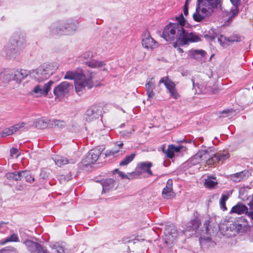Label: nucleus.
<instances>
[{
  "mask_svg": "<svg viewBox=\"0 0 253 253\" xmlns=\"http://www.w3.org/2000/svg\"><path fill=\"white\" fill-rule=\"evenodd\" d=\"M170 145L171 146V147H172V149L174 153L179 152L182 148V146H175L173 145Z\"/></svg>",
  "mask_w": 253,
  "mask_h": 253,
  "instance_id": "5fc2aeb1",
  "label": "nucleus"
},
{
  "mask_svg": "<svg viewBox=\"0 0 253 253\" xmlns=\"http://www.w3.org/2000/svg\"><path fill=\"white\" fill-rule=\"evenodd\" d=\"M145 86L148 98L150 99L153 98L155 95V92L153 90L155 88V83L153 78L148 79Z\"/></svg>",
  "mask_w": 253,
  "mask_h": 253,
  "instance_id": "4be33fe9",
  "label": "nucleus"
},
{
  "mask_svg": "<svg viewBox=\"0 0 253 253\" xmlns=\"http://www.w3.org/2000/svg\"><path fill=\"white\" fill-rule=\"evenodd\" d=\"M29 74V72L25 70H12L5 75V80L8 82L11 80L16 81L18 84L25 79Z\"/></svg>",
  "mask_w": 253,
  "mask_h": 253,
  "instance_id": "6e6552de",
  "label": "nucleus"
},
{
  "mask_svg": "<svg viewBox=\"0 0 253 253\" xmlns=\"http://www.w3.org/2000/svg\"><path fill=\"white\" fill-rule=\"evenodd\" d=\"M177 23H170L165 27L163 32V38L168 42L176 40V42L173 46H177V42L181 45H185L189 42H197L200 41V38L192 33L187 32L184 29L186 20L181 14L176 17Z\"/></svg>",
  "mask_w": 253,
  "mask_h": 253,
  "instance_id": "f257e3e1",
  "label": "nucleus"
},
{
  "mask_svg": "<svg viewBox=\"0 0 253 253\" xmlns=\"http://www.w3.org/2000/svg\"><path fill=\"white\" fill-rule=\"evenodd\" d=\"M135 154L132 153L129 155H127L122 161L120 163V166H125L128 165L130 163L134 158Z\"/></svg>",
  "mask_w": 253,
  "mask_h": 253,
  "instance_id": "f704fd0d",
  "label": "nucleus"
},
{
  "mask_svg": "<svg viewBox=\"0 0 253 253\" xmlns=\"http://www.w3.org/2000/svg\"><path fill=\"white\" fill-rule=\"evenodd\" d=\"M246 172L242 171L231 175V179L235 182H238L246 177Z\"/></svg>",
  "mask_w": 253,
  "mask_h": 253,
  "instance_id": "c756f323",
  "label": "nucleus"
},
{
  "mask_svg": "<svg viewBox=\"0 0 253 253\" xmlns=\"http://www.w3.org/2000/svg\"><path fill=\"white\" fill-rule=\"evenodd\" d=\"M250 207L249 211H253V198L251 200V201L248 204Z\"/></svg>",
  "mask_w": 253,
  "mask_h": 253,
  "instance_id": "13d9d810",
  "label": "nucleus"
},
{
  "mask_svg": "<svg viewBox=\"0 0 253 253\" xmlns=\"http://www.w3.org/2000/svg\"><path fill=\"white\" fill-rule=\"evenodd\" d=\"M72 178V175L69 173L67 175H61L58 176V179L60 183H63L66 181H68Z\"/></svg>",
  "mask_w": 253,
  "mask_h": 253,
  "instance_id": "37998d69",
  "label": "nucleus"
},
{
  "mask_svg": "<svg viewBox=\"0 0 253 253\" xmlns=\"http://www.w3.org/2000/svg\"><path fill=\"white\" fill-rule=\"evenodd\" d=\"M152 166V164L149 162L139 163L137 166L135 172L139 175L145 173L146 174L145 176L146 177L152 175L153 173L150 169Z\"/></svg>",
  "mask_w": 253,
  "mask_h": 253,
  "instance_id": "9b49d317",
  "label": "nucleus"
},
{
  "mask_svg": "<svg viewBox=\"0 0 253 253\" xmlns=\"http://www.w3.org/2000/svg\"><path fill=\"white\" fill-rule=\"evenodd\" d=\"M219 229H220V230H222V228L221 227H219Z\"/></svg>",
  "mask_w": 253,
  "mask_h": 253,
  "instance_id": "774afa93",
  "label": "nucleus"
},
{
  "mask_svg": "<svg viewBox=\"0 0 253 253\" xmlns=\"http://www.w3.org/2000/svg\"><path fill=\"white\" fill-rule=\"evenodd\" d=\"M54 161L56 165L61 167L66 164H75L77 162V159L76 158L67 159L62 156H56L54 158Z\"/></svg>",
  "mask_w": 253,
  "mask_h": 253,
  "instance_id": "aec40b11",
  "label": "nucleus"
},
{
  "mask_svg": "<svg viewBox=\"0 0 253 253\" xmlns=\"http://www.w3.org/2000/svg\"><path fill=\"white\" fill-rule=\"evenodd\" d=\"M189 0H186L185 4L183 7V13L185 16L188 14V1Z\"/></svg>",
  "mask_w": 253,
  "mask_h": 253,
  "instance_id": "3c124183",
  "label": "nucleus"
},
{
  "mask_svg": "<svg viewBox=\"0 0 253 253\" xmlns=\"http://www.w3.org/2000/svg\"><path fill=\"white\" fill-rule=\"evenodd\" d=\"M231 194V193L230 194L228 192H226L225 193L221 195V198L219 201V204H220V208L223 211L227 210V208L226 207L225 203H226V201L228 199Z\"/></svg>",
  "mask_w": 253,
  "mask_h": 253,
  "instance_id": "cd10ccee",
  "label": "nucleus"
},
{
  "mask_svg": "<svg viewBox=\"0 0 253 253\" xmlns=\"http://www.w3.org/2000/svg\"><path fill=\"white\" fill-rule=\"evenodd\" d=\"M191 81L193 88L195 89L196 92L206 93L205 88H204L203 86L201 85V84H200L199 83H197V84L195 83V79L194 78H192Z\"/></svg>",
  "mask_w": 253,
  "mask_h": 253,
  "instance_id": "c9c22d12",
  "label": "nucleus"
},
{
  "mask_svg": "<svg viewBox=\"0 0 253 253\" xmlns=\"http://www.w3.org/2000/svg\"><path fill=\"white\" fill-rule=\"evenodd\" d=\"M240 38L236 35H233L230 36L229 37H228L229 43H230V42H239L240 41Z\"/></svg>",
  "mask_w": 253,
  "mask_h": 253,
  "instance_id": "de8ad7c7",
  "label": "nucleus"
},
{
  "mask_svg": "<svg viewBox=\"0 0 253 253\" xmlns=\"http://www.w3.org/2000/svg\"><path fill=\"white\" fill-rule=\"evenodd\" d=\"M206 231H208V226H207V225H206Z\"/></svg>",
  "mask_w": 253,
  "mask_h": 253,
  "instance_id": "69168bd1",
  "label": "nucleus"
},
{
  "mask_svg": "<svg viewBox=\"0 0 253 253\" xmlns=\"http://www.w3.org/2000/svg\"><path fill=\"white\" fill-rule=\"evenodd\" d=\"M25 244L31 253H49L42 248L41 244L37 242L31 240H26Z\"/></svg>",
  "mask_w": 253,
  "mask_h": 253,
  "instance_id": "ddd939ff",
  "label": "nucleus"
},
{
  "mask_svg": "<svg viewBox=\"0 0 253 253\" xmlns=\"http://www.w3.org/2000/svg\"><path fill=\"white\" fill-rule=\"evenodd\" d=\"M230 1L233 4V5H235L236 4H239L240 0H230Z\"/></svg>",
  "mask_w": 253,
  "mask_h": 253,
  "instance_id": "bf43d9fd",
  "label": "nucleus"
},
{
  "mask_svg": "<svg viewBox=\"0 0 253 253\" xmlns=\"http://www.w3.org/2000/svg\"><path fill=\"white\" fill-rule=\"evenodd\" d=\"M173 182L171 179H169L166 184V187L163 189L162 191V196L164 198L170 199L175 196L172 189Z\"/></svg>",
  "mask_w": 253,
  "mask_h": 253,
  "instance_id": "a211bd4d",
  "label": "nucleus"
},
{
  "mask_svg": "<svg viewBox=\"0 0 253 253\" xmlns=\"http://www.w3.org/2000/svg\"><path fill=\"white\" fill-rule=\"evenodd\" d=\"M246 214L252 219L253 220V211H249L247 208V212H246Z\"/></svg>",
  "mask_w": 253,
  "mask_h": 253,
  "instance_id": "4d7b16f0",
  "label": "nucleus"
},
{
  "mask_svg": "<svg viewBox=\"0 0 253 253\" xmlns=\"http://www.w3.org/2000/svg\"><path fill=\"white\" fill-rule=\"evenodd\" d=\"M159 84H164L168 91L170 90V89H173L176 87L175 83L168 77L162 78L159 81Z\"/></svg>",
  "mask_w": 253,
  "mask_h": 253,
  "instance_id": "b1692460",
  "label": "nucleus"
},
{
  "mask_svg": "<svg viewBox=\"0 0 253 253\" xmlns=\"http://www.w3.org/2000/svg\"><path fill=\"white\" fill-rule=\"evenodd\" d=\"M229 157L230 155L228 152L214 153L211 150H202L190 159V163L193 165L202 163L212 166L227 159Z\"/></svg>",
  "mask_w": 253,
  "mask_h": 253,
  "instance_id": "f03ea898",
  "label": "nucleus"
},
{
  "mask_svg": "<svg viewBox=\"0 0 253 253\" xmlns=\"http://www.w3.org/2000/svg\"><path fill=\"white\" fill-rule=\"evenodd\" d=\"M26 125H27L26 123H25L24 122H20V123H19L18 124H17L13 126H11V127H12L13 131L14 133L19 130H23L25 129H28L29 126H26Z\"/></svg>",
  "mask_w": 253,
  "mask_h": 253,
  "instance_id": "72a5a7b5",
  "label": "nucleus"
},
{
  "mask_svg": "<svg viewBox=\"0 0 253 253\" xmlns=\"http://www.w3.org/2000/svg\"><path fill=\"white\" fill-rule=\"evenodd\" d=\"M177 51L179 53H183V49L182 48H180V47L177 48Z\"/></svg>",
  "mask_w": 253,
  "mask_h": 253,
  "instance_id": "680f3d73",
  "label": "nucleus"
},
{
  "mask_svg": "<svg viewBox=\"0 0 253 253\" xmlns=\"http://www.w3.org/2000/svg\"><path fill=\"white\" fill-rule=\"evenodd\" d=\"M53 82L50 81L44 85L41 84L36 85L32 89L31 94L33 96L39 97L42 96H46L50 91Z\"/></svg>",
  "mask_w": 253,
  "mask_h": 253,
  "instance_id": "0eeeda50",
  "label": "nucleus"
},
{
  "mask_svg": "<svg viewBox=\"0 0 253 253\" xmlns=\"http://www.w3.org/2000/svg\"><path fill=\"white\" fill-rule=\"evenodd\" d=\"M238 5L239 4L233 5V6L230 10V13L232 14L231 17H234L237 15L239 12Z\"/></svg>",
  "mask_w": 253,
  "mask_h": 253,
  "instance_id": "49530a36",
  "label": "nucleus"
},
{
  "mask_svg": "<svg viewBox=\"0 0 253 253\" xmlns=\"http://www.w3.org/2000/svg\"><path fill=\"white\" fill-rule=\"evenodd\" d=\"M214 39V37H211V41H212Z\"/></svg>",
  "mask_w": 253,
  "mask_h": 253,
  "instance_id": "338daca9",
  "label": "nucleus"
},
{
  "mask_svg": "<svg viewBox=\"0 0 253 253\" xmlns=\"http://www.w3.org/2000/svg\"><path fill=\"white\" fill-rule=\"evenodd\" d=\"M86 64L92 68H101L103 71L107 70L106 64L104 61L97 60H90L86 62Z\"/></svg>",
  "mask_w": 253,
  "mask_h": 253,
  "instance_id": "412c9836",
  "label": "nucleus"
},
{
  "mask_svg": "<svg viewBox=\"0 0 253 253\" xmlns=\"http://www.w3.org/2000/svg\"><path fill=\"white\" fill-rule=\"evenodd\" d=\"M103 150L101 148H96L94 149L91 150L88 155L86 158L85 162L86 165H89L93 164L96 162L99 158V157L102 152Z\"/></svg>",
  "mask_w": 253,
  "mask_h": 253,
  "instance_id": "f3484780",
  "label": "nucleus"
},
{
  "mask_svg": "<svg viewBox=\"0 0 253 253\" xmlns=\"http://www.w3.org/2000/svg\"><path fill=\"white\" fill-rule=\"evenodd\" d=\"M41 66L48 77L52 75L58 68L57 64L55 62L44 63Z\"/></svg>",
  "mask_w": 253,
  "mask_h": 253,
  "instance_id": "6ab92c4d",
  "label": "nucleus"
},
{
  "mask_svg": "<svg viewBox=\"0 0 253 253\" xmlns=\"http://www.w3.org/2000/svg\"><path fill=\"white\" fill-rule=\"evenodd\" d=\"M115 180L112 178L103 180L101 181L102 191L105 193L114 186Z\"/></svg>",
  "mask_w": 253,
  "mask_h": 253,
  "instance_id": "393cba45",
  "label": "nucleus"
},
{
  "mask_svg": "<svg viewBox=\"0 0 253 253\" xmlns=\"http://www.w3.org/2000/svg\"><path fill=\"white\" fill-rule=\"evenodd\" d=\"M217 41L219 44L223 47H226L229 45L228 38L220 35L217 37Z\"/></svg>",
  "mask_w": 253,
  "mask_h": 253,
  "instance_id": "e433bc0d",
  "label": "nucleus"
},
{
  "mask_svg": "<svg viewBox=\"0 0 253 253\" xmlns=\"http://www.w3.org/2000/svg\"><path fill=\"white\" fill-rule=\"evenodd\" d=\"M78 28V23L71 20H60L53 23L49 27L52 35H71Z\"/></svg>",
  "mask_w": 253,
  "mask_h": 253,
  "instance_id": "20e7f679",
  "label": "nucleus"
},
{
  "mask_svg": "<svg viewBox=\"0 0 253 253\" xmlns=\"http://www.w3.org/2000/svg\"><path fill=\"white\" fill-rule=\"evenodd\" d=\"M0 253H17V252L14 247H7L0 250Z\"/></svg>",
  "mask_w": 253,
  "mask_h": 253,
  "instance_id": "79ce46f5",
  "label": "nucleus"
},
{
  "mask_svg": "<svg viewBox=\"0 0 253 253\" xmlns=\"http://www.w3.org/2000/svg\"><path fill=\"white\" fill-rule=\"evenodd\" d=\"M83 72L82 71H81L80 72L68 71L66 73L64 79L68 80H74L75 81L77 77H78V76H79V75H80Z\"/></svg>",
  "mask_w": 253,
  "mask_h": 253,
  "instance_id": "c85d7f7f",
  "label": "nucleus"
},
{
  "mask_svg": "<svg viewBox=\"0 0 253 253\" xmlns=\"http://www.w3.org/2000/svg\"><path fill=\"white\" fill-rule=\"evenodd\" d=\"M100 116V112L95 106L89 108L84 115V119L86 121L91 122L99 119Z\"/></svg>",
  "mask_w": 253,
  "mask_h": 253,
  "instance_id": "dca6fc26",
  "label": "nucleus"
},
{
  "mask_svg": "<svg viewBox=\"0 0 253 253\" xmlns=\"http://www.w3.org/2000/svg\"><path fill=\"white\" fill-rule=\"evenodd\" d=\"M25 178V180L28 182L32 183L34 181V178L33 177L32 175L30 172L27 170L23 171V178Z\"/></svg>",
  "mask_w": 253,
  "mask_h": 253,
  "instance_id": "a19ab883",
  "label": "nucleus"
},
{
  "mask_svg": "<svg viewBox=\"0 0 253 253\" xmlns=\"http://www.w3.org/2000/svg\"><path fill=\"white\" fill-rule=\"evenodd\" d=\"M164 234L166 243L173 242L177 237V230L174 226L168 225L164 230Z\"/></svg>",
  "mask_w": 253,
  "mask_h": 253,
  "instance_id": "f8f14e48",
  "label": "nucleus"
},
{
  "mask_svg": "<svg viewBox=\"0 0 253 253\" xmlns=\"http://www.w3.org/2000/svg\"><path fill=\"white\" fill-rule=\"evenodd\" d=\"M18 152V150L16 148H12L10 150V155L13 157Z\"/></svg>",
  "mask_w": 253,
  "mask_h": 253,
  "instance_id": "6e6d98bb",
  "label": "nucleus"
},
{
  "mask_svg": "<svg viewBox=\"0 0 253 253\" xmlns=\"http://www.w3.org/2000/svg\"><path fill=\"white\" fill-rule=\"evenodd\" d=\"M247 207L241 203H238L235 206L233 207L230 211V213H236L237 214H242L247 212Z\"/></svg>",
  "mask_w": 253,
  "mask_h": 253,
  "instance_id": "5701e85b",
  "label": "nucleus"
},
{
  "mask_svg": "<svg viewBox=\"0 0 253 253\" xmlns=\"http://www.w3.org/2000/svg\"><path fill=\"white\" fill-rule=\"evenodd\" d=\"M50 125L53 127L60 128L65 126L66 123L64 121L53 119L50 121Z\"/></svg>",
  "mask_w": 253,
  "mask_h": 253,
  "instance_id": "473e14b6",
  "label": "nucleus"
},
{
  "mask_svg": "<svg viewBox=\"0 0 253 253\" xmlns=\"http://www.w3.org/2000/svg\"><path fill=\"white\" fill-rule=\"evenodd\" d=\"M222 228H223V229H224L225 228H226V229L224 231V233H223L224 235L228 236V237L232 236L235 235V233L232 234H230L229 233H228L229 229H228V227L227 225H223Z\"/></svg>",
  "mask_w": 253,
  "mask_h": 253,
  "instance_id": "603ef678",
  "label": "nucleus"
},
{
  "mask_svg": "<svg viewBox=\"0 0 253 253\" xmlns=\"http://www.w3.org/2000/svg\"><path fill=\"white\" fill-rule=\"evenodd\" d=\"M206 52L203 50H191L189 51L190 58L199 59L204 56Z\"/></svg>",
  "mask_w": 253,
  "mask_h": 253,
  "instance_id": "bb28decb",
  "label": "nucleus"
},
{
  "mask_svg": "<svg viewBox=\"0 0 253 253\" xmlns=\"http://www.w3.org/2000/svg\"><path fill=\"white\" fill-rule=\"evenodd\" d=\"M170 96L174 99H177L180 97V95L177 91L176 87L173 89L169 91Z\"/></svg>",
  "mask_w": 253,
  "mask_h": 253,
  "instance_id": "c03bdc74",
  "label": "nucleus"
},
{
  "mask_svg": "<svg viewBox=\"0 0 253 253\" xmlns=\"http://www.w3.org/2000/svg\"><path fill=\"white\" fill-rule=\"evenodd\" d=\"M114 172H118L119 175L121 176L122 178H129L126 174H125L124 172L119 171L118 169L114 170Z\"/></svg>",
  "mask_w": 253,
  "mask_h": 253,
  "instance_id": "864d4df0",
  "label": "nucleus"
},
{
  "mask_svg": "<svg viewBox=\"0 0 253 253\" xmlns=\"http://www.w3.org/2000/svg\"><path fill=\"white\" fill-rule=\"evenodd\" d=\"M26 46V40L23 36H15L3 48L5 56L9 58H16Z\"/></svg>",
  "mask_w": 253,
  "mask_h": 253,
  "instance_id": "39448f33",
  "label": "nucleus"
},
{
  "mask_svg": "<svg viewBox=\"0 0 253 253\" xmlns=\"http://www.w3.org/2000/svg\"><path fill=\"white\" fill-rule=\"evenodd\" d=\"M172 147L169 145L168 146L167 150L165 149V148H162L163 152L166 154V156L169 158H172L174 156V153L172 149Z\"/></svg>",
  "mask_w": 253,
  "mask_h": 253,
  "instance_id": "ea45409f",
  "label": "nucleus"
},
{
  "mask_svg": "<svg viewBox=\"0 0 253 253\" xmlns=\"http://www.w3.org/2000/svg\"><path fill=\"white\" fill-rule=\"evenodd\" d=\"M46 123L42 119L36 120L33 123V126L39 128H42L46 126Z\"/></svg>",
  "mask_w": 253,
  "mask_h": 253,
  "instance_id": "4c0bfd02",
  "label": "nucleus"
},
{
  "mask_svg": "<svg viewBox=\"0 0 253 253\" xmlns=\"http://www.w3.org/2000/svg\"><path fill=\"white\" fill-rule=\"evenodd\" d=\"M82 57L83 58L88 60L93 57V54L91 51H88L87 52H84L82 55Z\"/></svg>",
  "mask_w": 253,
  "mask_h": 253,
  "instance_id": "8fccbe9b",
  "label": "nucleus"
},
{
  "mask_svg": "<svg viewBox=\"0 0 253 253\" xmlns=\"http://www.w3.org/2000/svg\"><path fill=\"white\" fill-rule=\"evenodd\" d=\"M29 75L31 78L39 82H42L49 78L41 66L37 69L31 71L29 73Z\"/></svg>",
  "mask_w": 253,
  "mask_h": 253,
  "instance_id": "4468645a",
  "label": "nucleus"
},
{
  "mask_svg": "<svg viewBox=\"0 0 253 253\" xmlns=\"http://www.w3.org/2000/svg\"><path fill=\"white\" fill-rule=\"evenodd\" d=\"M7 222H5L2 221H0V227H2L3 226V225L5 224H6Z\"/></svg>",
  "mask_w": 253,
  "mask_h": 253,
  "instance_id": "052dcab7",
  "label": "nucleus"
},
{
  "mask_svg": "<svg viewBox=\"0 0 253 253\" xmlns=\"http://www.w3.org/2000/svg\"><path fill=\"white\" fill-rule=\"evenodd\" d=\"M72 85L68 82H63L56 86L53 90L56 98H62L67 94Z\"/></svg>",
  "mask_w": 253,
  "mask_h": 253,
  "instance_id": "1a4fd4ad",
  "label": "nucleus"
},
{
  "mask_svg": "<svg viewBox=\"0 0 253 253\" xmlns=\"http://www.w3.org/2000/svg\"><path fill=\"white\" fill-rule=\"evenodd\" d=\"M123 146L124 143L122 142H117L114 148L105 152V157H116L122 155L125 152L121 150Z\"/></svg>",
  "mask_w": 253,
  "mask_h": 253,
  "instance_id": "2eb2a0df",
  "label": "nucleus"
},
{
  "mask_svg": "<svg viewBox=\"0 0 253 253\" xmlns=\"http://www.w3.org/2000/svg\"><path fill=\"white\" fill-rule=\"evenodd\" d=\"M23 171H14L8 172L6 174V177L9 180L15 181L20 180L23 178Z\"/></svg>",
  "mask_w": 253,
  "mask_h": 253,
  "instance_id": "a878e982",
  "label": "nucleus"
},
{
  "mask_svg": "<svg viewBox=\"0 0 253 253\" xmlns=\"http://www.w3.org/2000/svg\"><path fill=\"white\" fill-rule=\"evenodd\" d=\"M13 133L14 132L11 126L5 128L1 132H0V137H3L6 136L10 135Z\"/></svg>",
  "mask_w": 253,
  "mask_h": 253,
  "instance_id": "58836bf2",
  "label": "nucleus"
},
{
  "mask_svg": "<svg viewBox=\"0 0 253 253\" xmlns=\"http://www.w3.org/2000/svg\"><path fill=\"white\" fill-rule=\"evenodd\" d=\"M192 229L194 230H196L199 228L201 223L198 219H196L192 221Z\"/></svg>",
  "mask_w": 253,
  "mask_h": 253,
  "instance_id": "09e8293b",
  "label": "nucleus"
},
{
  "mask_svg": "<svg viewBox=\"0 0 253 253\" xmlns=\"http://www.w3.org/2000/svg\"><path fill=\"white\" fill-rule=\"evenodd\" d=\"M222 0H197L195 12L193 18L196 22H200L211 15L213 9L221 6Z\"/></svg>",
  "mask_w": 253,
  "mask_h": 253,
  "instance_id": "7ed1b4c3",
  "label": "nucleus"
},
{
  "mask_svg": "<svg viewBox=\"0 0 253 253\" xmlns=\"http://www.w3.org/2000/svg\"><path fill=\"white\" fill-rule=\"evenodd\" d=\"M53 249L55 253H65L64 247L58 244H56L53 246Z\"/></svg>",
  "mask_w": 253,
  "mask_h": 253,
  "instance_id": "a18cd8bd",
  "label": "nucleus"
},
{
  "mask_svg": "<svg viewBox=\"0 0 253 253\" xmlns=\"http://www.w3.org/2000/svg\"><path fill=\"white\" fill-rule=\"evenodd\" d=\"M217 184L215 178L209 177L205 179V186L208 188H212Z\"/></svg>",
  "mask_w": 253,
  "mask_h": 253,
  "instance_id": "7c9ffc66",
  "label": "nucleus"
},
{
  "mask_svg": "<svg viewBox=\"0 0 253 253\" xmlns=\"http://www.w3.org/2000/svg\"><path fill=\"white\" fill-rule=\"evenodd\" d=\"M234 227V224H230V226L229 227V228H230V231H232L231 230V228H233Z\"/></svg>",
  "mask_w": 253,
  "mask_h": 253,
  "instance_id": "0e129e2a",
  "label": "nucleus"
},
{
  "mask_svg": "<svg viewBox=\"0 0 253 253\" xmlns=\"http://www.w3.org/2000/svg\"><path fill=\"white\" fill-rule=\"evenodd\" d=\"M230 112V110H224L222 112V114H228Z\"/></svg>",
  "mask_w": 253,
  "mask_h": 253,
  "instance_id": "e2e57ef3",
  "label": "nucleus"
},
{
  "mask_svg": "<svg viewBox=\"0 0 253 253\" xmlns=\"http://www.w3.org/2000/svg\"><path fill=\"white\" fill-rule=\"evenodd\" d=\"M141 43L144 48L150 50H152L159 46L158 43L151 37L147 32H146L143 35Z\"/></svg>",
  "mask_w": 253,
  "mask_h": 253,
  "instance_id": "9d476101",
  "label": "nucleus"
},
{
  "mask_svg": "<svg viewBox=\"0 0 253 253\" xmlns=\"http://www.w3.org/2000/svg\"><path fill=\"white\" fill-rule=\"evenodd\" d=\"M19 238L17 235L12 234L10 236L7 237L6 239H2L0 241V245H4L6 243L9 242H18Z\"/></svg>",
  "mask_w": 253,
  "mask_h": 253,
  "instance_id": "2f4dec72",
  "label": "nucleus"
},
{
  "mask_svg": "<svg viewBox=\"0 0 253 253\" xmlns=\"http://www.w3.org/2000/svg\"><path fill=\"white\" fill-rule=\"evenodd\" d=\"M92 77L93 73L89 71L85 75L82 73L77 77L75 81V87L78 95H81L86 89H90L92 87Z\"/></svg>",
  "mask_w": 253,
  "mask_h": 253,
  "instance_id": "423d86ee",
  "label": "nucleus"
}]
</instances>
